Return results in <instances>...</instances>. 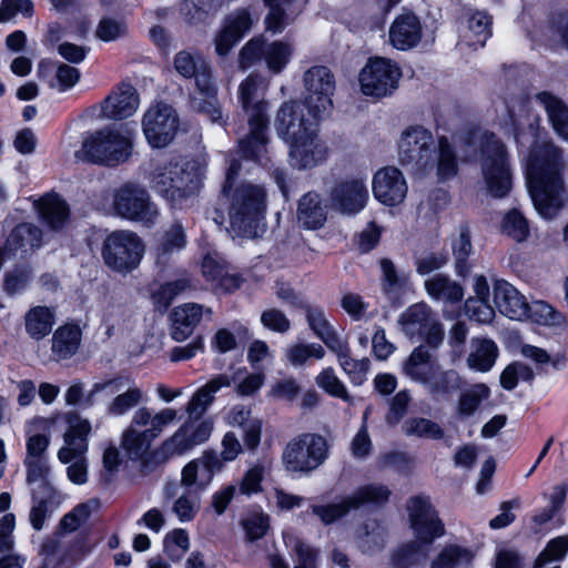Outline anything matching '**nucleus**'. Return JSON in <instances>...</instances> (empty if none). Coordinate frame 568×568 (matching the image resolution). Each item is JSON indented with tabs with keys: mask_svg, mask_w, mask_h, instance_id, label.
Listing matches in <instances>:
<instances>
[{
	"mask_svg": "<svg viewBox=\"0 0 568 568\" xmlns=\"http://www.w3.org/2000/svg\"><path fill=\"white\" fill-rule=\"evenodd\" d=\"M561 166L560 152L551 143L536 145L527 161L528 191L535 209L545 219L554 217L565 204Z\"/></svg>",
	"mask_w": 568,
	"mask_h": 568,
	"instance_id": "f257e3e1",
	"label": "nucleus"
},
{
	"mask_svg": "<svg viewBox=\"0 0 568 568\" xmlns=\"http://www.w3.org/2000/svg\"><path fill=\"white\" fill-rule=\"evenodd\" d=\"M240 169L237 160L230 161L222 193L230 201L231 232L236 236L254 239L265 231L266 193L257 184L247 182L235 185Z\"/></svg>",
	"mask_w": 568,
	"mask_h": 568,
	"instance_id": "f03ea898",
	"label": "nucleus"
},
{
	"mask_svg": "<svg viewBox=\"0 0 568 568\" xmlns=\"http://www.w3.org/2000/svg\"><path fill=\"white\" fill-rule=\"evenodd\" d=\"M134 130L128 125L106 126L89 133L74 158L105 166H116L129 160L133 150Z\"/></svg>",
	"mask_w": 568,
	"mask_h": 568,
	"instance_id": "7ed1b4c3",
	"label": "nucleus"
},
{
	"mask_svg": "<svg viewBox=\"0 0 568 568\" xmlns=\"http://www.w3.org/2000/svg\"><path fill=\"white\" fill-rule=\"evenodd\" d=\"M178 419V410L164 407L158 412L149 407H139L132 415L130 425L121 436V447L129 458L140 459L150 450L153 442L164 429Z\"/></svg>",
	"mask_w": 568,
	"mask_h": 568,
	"instance_id": "20e7f679",
	"label": "nucleus"
},
{
	"mask_svg": "<svg viewBox=\"0 0 568 568\" xmlns=\"http://www.w3.org/2000/svg\"><path fill=\"white\" fill-rule=\"evenodd\" d=\"M261 78L257 74H248L239 87V101L247 114L250 133L240 141L243 154L252 160L262 161L266 152L267 143V102L258 99Z\"/></svg>",
	"mask_w": 568,
	"mask_h": 568,
	"instance_id": "39448f33",
	"label": "nucleus"
},
{
	"mask_svg": "<svg viewBox=\"0 0 568 568\" xmlns=\"http://www.w3.org/2000/svg\"><path fill=\"white\" fill-rule=\"evenodd\" d=\"M474 143L487 192L494 197H505L513 186L506 145L487 131L475 134Z\"/></svg>",
	"mask_w": 568,
	"mask_h": 568,
	"instance_id": "423d86ee",
	"label": "nucleus"
},
{
	"mask_svg": "<svg viewBox=\"0 0 568 568\" xmlns=\"http://www.w3.org/2000/svg\"><path fill=\"white\" fill-rule=\"evenodd\" d=\"M203 169L196 162L169 163L152 173L151 187L172 206H181L200 189Z\"/></svg>",
	"mask_w": 568,
	"mask_h": 568,
	"instance_id": "0eeeda50",
	"label": "nucleus"
},
{
	"mask_svg": "<svg viewBox=\"0 0 568 568\" xmlns=\"http://www.w3.org/2000/svg\"><path fill=\"white\" fill-rule=\"evenodd\" d=\"M67 422L69 426L63 435L64 445L58 452V459L62 464L71 463L67 468L68 478L73 484L82 485L88 480L85 453L91 423L73 413L67 415Z\"/></svg>",
	"mask_w": 568,
	"mask_h": 568,
	"instance_id": "6e6552de",
	"label": "nucleus"
},
{
	"mask_svg": "<svg viewBox=\"0 0 568 568\" xmlns=\"http://www.w3.org/2000/svg\"><path fill=\"white\" fill-rule=\"evenodd\" d=\"M143 254L144 244L132 231H114L103 241V261L109 268L116 273L128 274L135 270L140 265Z\"/></svg>",
	"mask_w": 568,
	"mask_h": 568,
	"instance_id": "1a4fd4ad",
	"label": "nucleus"
},
{
	"mask_svg": "<svg viewBox=\"0 0 568 568\" xmlns=\"http://www.w3.org/2000/svg\"><path fill=\"white\" fill-rule=\"evenodd\" d=\"M327 458L326 439L312 433L292 438L282 454V463L288 471L311 473Z\"/></svg>",
	"mask_w": 568,
	"mask_h": 568,
	"instance_id": "9d476101",
	"label": "nucleus"
},
{
	"mask_svg": "<svg viewBox=\"0 0 568 568\" xmlns=\"http://www.w3.org/2000/svg\"><path fill=\"white\" fill-rule=\"evenodd\" d=\"M112 197V209L122 219L152 225L159 217L158 206L149 192L136 183L122 184L113 191Z\"/></svg>",
	"mask_w": 568,
	"mask_h": 568,
	"instance_id": "9b49d317",
	"label": "nucleus"
},
{
	"mask_svg": "<svg viewBox=\"0 0 568 568\" xmlns=\"http://www.w3.org/2000/svg\"><path fill=\"white\" fill-rule=\"evenodd\" d=\"M305 105L314 120H321L333 109V95L336 89L335 77L324 65L308 68L303 74Z\"/></svg>",
	"mask_w": 568,
	"mask_h": 568,
	"instance_id": "f8f14e48",
	"label": "nucleus"
},
{
	"mask_svg": "<svg viewBox=\"0 0 568 568\" xmlns=\"http://www.w3.org/2000/svg\"><path fill=\"white\" fill-rule=\"evenodd\" d=\"M142 131L148 143L155 149L168 146L175 138L180 118L176 110L164 102L149 106L142 116Z\"/></svg>",
	"mask_w": 568,
	"mask_h": 568,
	"instance_id": "ddd939ff",
	"label": "nucleus"
},
{
	"mask_svg": "<svg viewBox=\"0 0 568 568\" xmlns=\"http://www.w3.org/2000/svg\"><path fill=\"white\" fill-rule=\"evenodd\" d=\"M435 141L430 131L423 126L407 128L398 141V159L404 165H413L418 171L433 169Z\"/></svg>",
	"mask_w": 568,
	"mask_h": 568,
	"instance_id": "4468645a",
	"label": "nucleus"
},
{
	"mask_svg": "<svg viewBox=\"0 0 568 568\" xmlns=\"http://www.w3.org/2000/svg\"><path fill=\"white\" fill-rule=\"evenodd\" d=\"M400 77L402 71L394 61L371 58L359 73L361 90L365 95L383 98L397 89Z\"/></svg>",
	"mask_w": 568,
	"mask_h": 568,
	"instance_id": "2eb2a0df",
	"label": "nucleus"
},
{
	"mask_svg": "<svg viewBox=\"0 0 568 568\" xmlns=\"http://www.w3.org/2000/svg\"><path fill=\"white\" fill-rule=\"evenodd\" d=\"M406 509L416 541L422 545H430L436 538L444 535V524L427 497H410L407 500Z\"/></svg>",
	"mask_w": 568,
	"mask_h": 568,
	"instance_id": "dca6fc26",
	"label": "nucleus"
},
{
	"mask_svg": "<svg viewBox=\"0 0 568 568\" xmlns=\"http://www.w3.org/2000/svg\"><path fill=\"white\" fill-rule=\"evenodd\" d=\"M369 192L364 178H348L336 183L329 192L333 210L343 215H356L368 202Z\"/></svg>",
	"mask_w": 568,
	"mask_h": 568,
	"instance_id": "f3484780",
	"label": "nucleus"
},
{
	"mask_svg": "<svg viewBox=\"0 0 568 568\" xmlns=\"http://www.w3.org/2000/svg\"><path fill=\"white\" fill-rule=\"evenodd\" d=\"M290 164L300 170L322 164L328 156V146L320 138L317 128L286 143Z\"/></svg>",
	"mask_w": 568,
	"mask_h": 568,
	"instance_id": "a211bd4d",
	"label": "nucleus"
},
{
	"mask_svg": "<svg viewBox=\"0 0 568 568\" xmlns=\"http://www.w3.org/2000/svg\"><path fill=\"white\" fill-rule=\"evenodd\" d=\"M305 108V104L295 100L286 101L278 108L274 126L285 143L316 129L314 118L306 115Z\"/></svg>",
	"mask_w": 568,
	"mask_h": 568,
	"instance_id": "6ab92c4d",
	"label": "nucleus"
},
{
	"mask_svg": "<svg viewBox=\"0 0 568 568\" xmlns=\"http://www.w3.org/2000/svg\"><path fill=\"white\" fill-rule=\"evenodd\" d=\"M175 72L183 79H194L200 94H214L216 84L212 65L200 54L187 50L179 51L173 59Z\"/></svg>",
	"mask_w": 568,
	"mask_h": 568,
	"instance_id": "aec40b11",
	"label": "nucleus"
},
{
	"mask_svg": "<svg viewBox=\"0 0 568 568\" xmlns=\"http://www.w3.org/2000/svg\"><path fill=\"white\" fill-rule=\"evenodd\" d=\"M42 244V231L32 223H21L9 234L6 246L0 250V268L4 262L26 261Z\"/></svg>",
	"mask_w": 568,
	"mask_h": 568,
	"instance_id": "412c9836",
	"label": "nucleus"
},
{
	"mask_svg": "<svg viewBox=\"0 0 568 568\" xmlns=\"http://www.w3.org/2000/svg\"><path fill=\"white\" fill-rule=\"evenodd\" d=\"M223 468L220 456L213 452H205L201 457L187 463L181 471L180 484L190 491L205 490L213 477Z\"/></svg>",
	"mask_w": 568,
	"mask_h": 568,
	"instance_id": "4be33fe9",
	"label": "nucleus"
},
{
	"mask_svg": "<svg viewBox=\"0 0 568 568\" xmlns=\"http://www.w3.org/2000/svg\"><path fill=\"white\" fill-rule=\"evenodd\" d=\"M372 190L379 203L395 206L405 200L408 186L400 170L395 166H385L374 174Z\"/></svg>",
	"mask_w": 568,
	"mask_h": 568,
	"instance_id": "5701e85b",
	"label": "nucleus"
},
{
	"mask_svg": "<svg viewBox=\"0 0 568 568\" xmlns=\"http://www.w3.org/2000/svg\"><path fill=\"white\" fill-rule=\"evenodd\" d=\"M254 23L251 11L239 8L226 16L222 29L214 38L215 51L220 57H225L250 32Z\"/></svg>",
	"mask_w": 568,
	"mask_h": 568,
	"instance_id": "b1692460",
	"label": "nucleus"
},
{
	"mask_svg": "<svg viewBox=\"0 0 568 568\" xmlns=\"http://www.w3.org/2000/svg\"><path fill=\"white\" fill-rule=\"evenodd\" d=\"M203 277L216 292L232 293L241 286L242 278L231 273L227 263L216 252L204 255L201 264Z\"/></svg>",
	"mask_w": 568,
	"mask_h": 568,
	"instance_id": "393cba45",
	"label": "nucleus"
},
{
	"mask_svg": "<svg viewBox=\"0 0 568 568\" xmlns=\"http://www.w3.org/2000/svg\"><path fill=\"white\" fill-rule=\"evenodd\" d=\"M423 34L419 18L410 11L398 14L389 26L388 40L397 50H409L416 47Z\"/></svg>",
	"mask_w": 568,
	"mask_h": 568,
	"instance_id": "a878e982",
	"label": "nucleus"
},
{
	"mask_svg": "<svg viewBox=\"0 0 568 568\" xmlns=\"http://www.w3.org/2000/svg\"><path fill=\"white\" fill-rule=\"evenodd\" d=\"M140 104L136 90L123 83L100 104L101 115L109 120H122L133 115Z\"/></svg>",
	"mask_w": 568,
	"mask_h": 568,
	"instance_id": "bb28decb",
	"label": "nucleus"
},
{
	"mask_svg": "<svg viewBox=\"0 0 568 568\" xmlns=\"http://www.w3.org/2000/svg\"><path fill=\"white\" fill-rule=\"evenodd\" d=\"M494 303L498 311L510 320L527 318L528 302L520 292L505 280L494 283Z\"/></svg>",
	"mask_w": 568,
	"mask_h": 568,
	"instance_id": "cd10ccee",
	"label": "nucleus"
},
{
	"mask_svg": "<svg viewBox=\"0 0 568 568\" xmlns=\"http://www.w3.org/2000/svg\"><path fill=\"white\" fill-rule=\"evenodd\" d=\"M327 205L316 192L304 194L297 205L296 219L305 230H320L327 221Z\"/></svg>",
	"mask_w": 568,
	"mask_h": 568,
	"instance_id": "c85d7f7f",
	"label": "nucleus"
},
{
	"mask_svg": "<svg viewBox=\"0 0 568 568\" xmlns=\"http://www.w3.org/2000/svg\"><path fill=\"white\" fill-rule=\"evenodd\" d=\"M33 206L40 220L51 230H60L69 219V205L57 193H47L34 200Z\"/></svg>",
	"mask_w": 568,
	"mask_h": 568,
	"instance_id": "c756f323",
	"label": "nucleus"
},
{
	"mask_svg": "<svg viewBox=\"0 0 568 568\" xmlns=\"http://www.w3.org/2000/svg\"><path fill=\"white\" fill-rule=\"evenodd\" d=\"M31 500L29 520L33 529L41 530L44 521L59 507L60 496L51 485H45L42 489H32Z\"/></svg>",
	"mask_w": 568,
	"mask_h": 568,
	"instance_id": "7c9ffc66",
	"label": "nucleus"
},
{
	"mask_svg": "<svg viewBox=\"0 0 568 568\" xmlns=\"http://www.w3.org/2000/svg\"><path fill=\"white\" fill-rule=\"evenodd\" d=\"M498 354V346L493 339L486 337H474L470 341L466 363L470 369L486 373L495 365Z\"/></svg>",
	"mask_w": 568,
	"mask_h": 568,
	"instance_id": "2f4dec72",
	"label": "nucleus"
},
{
	"mask_svg": "<svg viewBox=\"0 0 568 568\" xmlns=\"http://www.w3.org/2000/svg\"><path fill=\"white\" fill-rule=\"evenodd\" d=\"M230 385L231 379L226 375H219L200 387L186 404L189 418H200L213 403L214 394Z\"/></svg>",
	"mask_w": 568,
	"mask_h": 568,
	"instance_id": "473e14b6",
	"label": "nucleus"
},
{
	"mask_svg": "<svg viewBox=\"0 0 568 568\" xmlns=\"http://www.w3.org/2000/svg\"><path fill=\"white\" fill-rule=\"evenodd\" d=\"M337 357L338 365L354 385H362L369 369V359H356L351 356V348L346 338L329 349Z\"/></svg>",
	"mask_w": 568,
	"mask_h": 568,
	"instance_id": "72a5a7b5",
	"label": "nucleus"
},
{
	"mask_svg": "<svg viewBox=\"0 0 568 568\" xmlns=\"http://www.w3.org/2000/svg\"><path fill=\"white\" fill-rule=\"evenodd\" d=\"M203 314V307L200 304L187 303L178 306L172 312V332L173 339L182 342L186 339L199 324Z\"/></svg>",
	"mask_w": 568,
	"mask_h": 568,
	"instance_id": "f704fd0d",
	"label": "nucleus"
},
{
	"mask_svg": "<svg viewBox=\"0 0 568 568\" xmlns=\"http://www.w3.org/2000/svg\"><path fill=\"white\" fill-rule=\"evenodd\" d=\"M284 542L287 548L292 549L296 556L294 568H315V551L297 536L292 532H284ZM272 568H290L285 560L278 555L270 557Z\"/></svg>",
	"mask_w": 568,
	"mask_h": 568,
	"instance_id": "c9c22d12",
	"label": "nucleus"
},
{
	"mask_svg": "<svg viewBox=\"0 0 568 568\" xmlns=\"http://www.w3.org/2000/svg\"><path fill=\"white\" fill-rule=\"evenodd\" d=\"M306 321L311 331L331 349L344 337L329 323L324 310L318 306H305Z\"/></svg>",
	"mask_w": 568,
	"mask_h": 568,
	"instance_id": "e433bc0d",
	"label": "nucleus"
},
{
	"mask_svg": "<svg viewBox=\"0 0 568 568\" xmlns=\"http://www.w3.org/2000/svg\"><path fill=\"white\" fill-rule=\"evenodd\" d=\"M475 551L456 544L442 548L432 560L429 568H469L475 559Z\"/></svg>",
	"mask_w": 568,
	"mask_h": 568,
	"instance_id": "4c0bfd02",
	"label": "nucleus"
},
{
	"mask_svg": "<svg viewBox=\"0 0 568 568\" xmlns=\"http://www.w3.org/2000/svg\"><path fill=\"white\" fill-rule=\"evenodd\" d=\"M145 400L144 392L134 381L118 393L106 406V413L113 417H121Z\"/></svg>",
	"mask_w": 568,
	"mask_h": 568,
	"instance_id": "58836bf2",
	"label": "nucleus"
},
{
	"mask_svg": "<svg viewBox=\"0 0 568 568\" xmlns=\"http://www.w3.org/2000/svg\"><path fill=\"white\" fill-rule=\"evenodd\" d=\"M80 342L81 329L79 326L63 325L53 334L52 353L58 359H67L78 352Z\"/></svg>",
	"mask_w": 568,
	"mask_h": 568,
	"instance_id": "ea45409f",
	"label": "nucleus"
},
{
	"mask_svg": "<svg viewBox=\"0 0 568 568\" xmlns=\"http://www.w3.org/2000/svg\"><path fill=\"white\" fill-rule=\"evenodd\" d=\"M26 331L33 339H42L54 324V312L48 306L32 307L24 316Z\"/></svg>",
	"mask_w": 568,
	"mask_h": 568,
	"instance_id": "a19ab883",
	"label": "nucleus"
},
{
	"mask_svg": "<svg viewBox=\"0 0 568 568\" xmlns=\"http://www.w3.org/2000/svg\"><path fill=\"white\" fill-rule=\"evenodd\" d=\"M425 288L429 296L445 302H459L464 297L463 287L443 274H436L426 280Z\"/></svg>",
	"mask_w": 568,
	"mask_h": 568,
	"instance_id": "79ce46f5",
	"label": "nucleus"
},
{
	"mask_svg": "<svg viewBox=\"0 0 568 568\" xmlns=\"http://www.w3.org/2000/svg\"><path fill=\"white\" fill-rule=\"evenodd\" d=\"M537 99L545 106L555 131L568 141V108L548 92L539 93Z\"/></svg>",
	"mask_w": 568,
	"mask_h": 568,
	"instance_id": "37998d69",
	"label": "nucleus"
},
{
	"mask_svg": "<svg viewBox=\"0 0 568 568\" xmlns=\"http://www.w3.org/2000/svg\"><path fill=\"white\" fill-rule=\"evenodd\" d=\"M436 158L433 156V168H436L438 180L445 181L454 178L458 171L456 154L447 138L438 139Z\"/></svg>",
	"mask_w": 568,
	"mask_h": 568,
	"instance_id": "c03bdc74",
	"label": "nucleus"
},
{
	"mask_svg": "<svg viewBox=\"0 0 568 568\" xmlns=\"http://www.w3.org/2000/svg\"><path fill=\"white\" fill-rule=\"evenodd\" d=\"M390 494L385 485L368 484L356 488L348 499L353 509H358L365 505L382 506L388 501Z\"/></svg>",
	"mask_w": 568,
	"mask_h": 568,
	"instance_id": "a18cd8bd",
	"label": "nucleus"
},
{
	"mask_svg": "<svg viewBox=\"0 0 568 568\" xmlns=\"http://www.w3.org/2000/svg\"><path fill=\"white\" fill-rule=\"evenodd\" d=\"M294 48L284 41L266 42L264 48V61L268 71L274 74L281 73L291 61Z\"/></svg>",
	"mask_w": 568,
	"mask_h": 568,
	"instance_id": "49530a36",
	"label": "nucleus"
},
{
	"mask_svg": "<svg viewBox=\"0 0 568 568\" xmlns=\"http://www.w3.org/2000/svg\"><path fill=\"white\" fill-rule=\"evenodd\" d=\"M427 557V549L416 540L405 542L394 549L389 562L393 568H412Z\"/></svg>",
	"mask_w": 568,
	"mask_h": 568,
	"instance_id": "de8ad7c7",
	"label": "nucleus"
},
{
	"mask_svg": "<svg viewBox=\"0 0 568 568\" xmlns=\"http://www.w3.org/2000/svg\"><path fill=\"white\" fill-rule=\"evenodd\" d=\"M325 354L324 347L318 343H294L284 352L287 363L295 368L305 366L311 358L323 359Z\"/></svg>",
	"mask_w": 568,
	"mask_h": 568,
	"instance_id": "09e8293b",
	"label": "nucleus"
},
{
	"mask_svg": "<svg viewBox=\"0 0 568 568\" xmlns=\"http://www.w3.org/2000/svg\"><path fill=\"white\" fill-rule=\"evenodd\" d=\"M430 354L424 346L416 347L403 365L404 373L413 381L424 383L433 368Z\"/></svg>",
	"mask_w": 568,
	"mask_h": 568,
	"instance_id": "8fccbe9b",
	"label": "nucleus"
},
{
	"mask_svg": "<svg viewBox=\"0 0 568 568\" xmlns=\"http://www.w3.org/2000/svg\"><path fill=\"white\" fill-rule=\"evenodd\" d=\"M490 390L485 384H475L460 393L457 403V415L460 418L473 416L481 402L487 399Z\"/></svg>",
	"mask_w": 568,
	"mask_h": 568,
	"instance_id": "3c124183",
	"label": "nucleus"
},
{
	"mask_svg": "<svg viewBox=\"0 0 568 568\" xmlns=\"http://www.w3.org/2000/svg\"><path fill=\"white\" fill-rule=\"evenodd\" d=\"M423 385H425L433 395H448L460 387L462 378L454 369L432 371Z\"/></svg>",
	"mask_w": 568,
	"mask_h": 568,
	"instance_id": "603ef678",
	"label": "nucleus"
},
{
	"mask_svg": "<svg viewBox=\"0 0 568 568\" xmlns=\"http://www.w3.org/2000/svg\"><path fill=\"white\" fill-rule=\"evenodd\" d=\"M186 245V235L181 223H173L165 232L156 248V260L166 262L170 254L181 251Z\"/></svg>",
	"mask_w": 568,
	"mask_h": 568,
	"instance_id": "864d4df0",
	"label": "nucleus"
},
{
	"mask_svg": "<svg viewBox=\"0 0 568 568\" xmlns=\"http://www.w3.org/2000/svg\"><path fill=\"white\" fill-rule=\"evenodd\" d=\"M402 430L406 436L438 440L445 435L440 425L425 417H412L404 422Z\"/></svg>",
	"mask_w": 568,
	"mask_h": 568,
	"instance_id": "5fc2aeb1",
	"label": "nucleus"
},
{
	"mask_svg": "<svg viewBox=\"0 0 568 568\" xmlns=\"http://www.w3.org/2000/svg\"><path fill=\"white\" fill-rule=\"evenodd\" d=\"M6 265L11 268L4 276V291L14 295L27 287L31 277V270L26 261L4 262L2 267Z\"/></svg>",
	"mask_w": 568,
	"mask_h": 568,
	"instance_id": "6e6d98bb",
	"label": "nucleus"
},
{
	"mask_svg": "<svg viewBox=\"0 0 568 568\" xmlns=\"http://www.w3.org/2000/svg\"><path fill=\"white\" fill-rule=\"evenodd\" d=\"M435 314L425 303H417L409 306L399 317V323L404 326L406 333L414 332L416 328L420 332L433 318Z\"/></svg>",
	"mask_w": 568,
	"mask_h": 568,
	"instance_id": "4d7b16f0",
	"label": "nucleus"
},
{
	"mask_svg": "<svg viewBox=\"0 0 568 568\" xmlns=\"http://www.w3.org/2000/svg\"><path fill=\"white\" fill-rule=\"evenodd\" d=\"M316 385L333 397L352 403L345 384L336 375L333 367L322 369L315 377Z\"/></svg>",
	"mask_w": 568,
	"mask_h": 568,
	"instance_id": "13d9d810",
	"label": "nucleus"
},
{
	"mask_svg": "<svg viewBox=\"0 0 568 568\" xmlns=\"http://www.w3.org/2000/svg\"><path fill=\"white\" fill-rule=\"evenodd\" d=\"M490 18L481 11L471 12L467 19V30L470 33L465 36L469 38V45L485 44L486 39L490 36Z\"/></svg>",
	"mask_w": 568,
	"mask_h": 568,
	"instance_id": "bf43d9fd",
	"label": "nucleus"
},
{
	"mask_svg": "<svg viewBox=\"0 0 568 568\" xmlns=\"http://www.w3.org/2000/svg\"><path fill=\"white\" fill-rule=\"evenodd\" d=\"M200 508V494L187 490L174 500L172 513L178 517L179 521L189 523L195 518Z\"/></svg>",
	"mask_w": 568,
	"mask_h": 568,
	"instance_id": "052dcab7",
	"label": "nucleus"
},
{
	"mask_svg": "<svg viewBox=\"0 0 568 568\" xmlns=\"http://www.w3.org/2000/svg\"><path fill=\"white\" fill-rule=\"evenodd\" d=\"M103 322L106 325V334L113 335L115 331H130L133 328V314L121 306H109L104 310Z\"/></svg>",
	"mask_w": 568,
	"mask_h": 568,
	"instance_id": "680f3d73",
	"label": "nucleus"
},
{
	"mask_svg": "<svg viewBox=\"0 0 568 568\" xmlns=\"http://www.w3.org/2000/svg\"><path fill=\"white\" fill-rule=\"evenodd\" d=\"M386 542V531L377 523L365 524L359 535V545L364 552L375 554L381 551Z\"/></svg>",
	"mask_w": 568,
	"mask_h": 568,
	"instance_id": "e2e57ef3",
	"label": "nucleus"
},
{
	"mask_svg": "<svg viewBox=\"0 0 568 568\" xmlns=\"http://www.w3.org/2000/svg\"><path fill=\"white\" fill-rule=\"evenodd\" d=\"M568 552V536H559L549 540L544 550L534 561V568H542L546 565L560 561Z\"/></svg>",
	"mask_w": 568,
	"mask_h": 568,
	"instance_id": "0e129e2a",
	"label": "nucleus"
},
{
	"mask_svg": "<svg viewBox=\"0 0 568 568\" xmlns=\"http://www.w3.org/2000/svg\"><path fill=\"white\" fill-rule=\"evenodd\" d=\"M353 509L348 496L342 499L339 503L326 504V505H313L311 507L312 513L320 518L324 525H331L339 518L346 516Z\"/></svg>",
	"mask_w": 568,
	"mask_h": 568,
	"instance_id": "69168bd1",
	"label": "nucleus"
},
{
	"mask_svg": "<svg viewBox=\"0 0 568 568\" xmlns=\"http://www.w3.org/2000/svg\"><path fill=\"white\" fill-rule=\"evenodd\" d=\"M194 447L189 430L183 424L162 444V450L168 456H181Z\"/></svg>",
	"mask_w": 568,
	"mask_h": 568,
	"instance_id": "338daca9",
	"label": "nucleus"
},
{
	"mask_svg": "<svg viewBox=\"0 0 568 568\" xmlns=\"http://www.w3.org/2000/svg\"><path fill=\"white\" fill-rule=\"evenodd\" d=\"M27 469V483L36 485L33 489H42L45 485H51L48 480L50 466L48 458L24 459Z\"/></svg>",
	"mask_w": 568,
	"mask_h": 568,
	"instance_id": "774afa93",
	"label": "nucleus"
}]
</instances>
